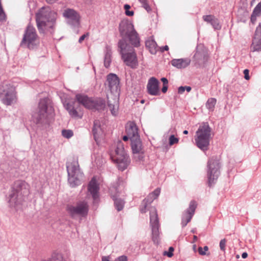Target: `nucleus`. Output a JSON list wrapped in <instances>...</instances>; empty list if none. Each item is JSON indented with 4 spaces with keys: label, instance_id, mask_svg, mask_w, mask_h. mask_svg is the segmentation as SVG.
<instances>
[{
    "label": "nucleus",
    "instance_id": "38",
    "mask_svg": "<svg viewBox=\"0 0 261 261\" xmlns=\"http://www.w3.org/2000/svg\"><path fill=\"white\" fill-rule=\"evenodd\" d=\"M130 7L129 5L125 4L124 6V9L125 10V13L127 16H132L134 14V12L133 11H129V9Z\"/></svg>",
    "mask_w": 261,
    "mask_h": 261
},
{
    "label": "nucleus",
    "instance_id": "33",
    "mask_svg": "<svg viewBox=\"0 0 261 261\" xmlns=\"http://www.w3.org/2000/svg\"><path fill=\"white\" fill-rule=\"evenodd\" d=\"M261 15V2L255 7L251 16V21L255 20V17Z\"/></svg>",
    "mask_w": 261,
    "mask_h": 261
},
{
    "label": "nucleus",
    "instance_id": "41",
    "mask_svg": "<svg viewBox=\"0 0 261 261\" xmlns=\"http://www.w3.org/2000/svg\"><path fill=\"white\" fill-rule=\"evenodd\" d=\"M208 248L207 246H205L203 248L201 247H199L198 248V251L199 254L201 255H204L206 254V251H208Z\"/></svg>",
    "mask_w": 261,
    "mask_h": 261
},
{
    "label": "nucleus",
    "instance_id": "8",
    "mask_svg": "<svg viewBox=\"0 0 261 261\" xmlns=\"http://www.w3.org/2000/svg\"><path fill=\"white\" fill-rule=\"evenodd\" d=\"M111 158L117 164L118 168L120 170H124L129 165L130 160L124 149V144L121 141L118 140L117 142L114 153L111 154Z\"/></svg>",
    "mask_w": 261,
    "mask_h": 261
},
{
    "label": "nucleus",
    "instance_id": "32",
    "mask_svg": "<svg viewBox=\"0 0 261 261\" xmlns=\"http://www.w3.org/2000/svg\"><path fill=\"white\" fill-rule=\"evenodd\" d=\"M41 261H63L62 254L59 252H54L51 257L47 259L42 260Z\"/></svg>",
    "mask_w": 261,
    "mask_h": 261
},
{
    "label": "nucleus",
    "instance_id": "9",
    "mask_svg": "<svg viewBox=\"0 0 261 261\" xmlns=\"http://www.w3.org/2000/svg\"><path fill=\"white\" fill-rule=\"evenodd\" d=\"M17 98L15 88L10 82L4 81L0 86V100L5 105L15 103Z\"/></svg>",
    "mask_w": 261,
    "mask_h": 261
},
{
    "label": "nucleus",
    "instance_id": "36",
    "mask_svg": "<svg viewBox=\"0 0 261 261\" xmlns=\"http://www.w3.org/2000/svg\"><path fill=\"white\" fill-rule=\"evenodd\" d=\"M62 136L67 139H69L73 135L72 130L70 129H63L62 131Z\"/></svg>",
    "mask_w": 261,
    "mask_h": 261
},
{
    "label": "nucleus",
    "instance_id": "61",
    "mask_svg": "<svg viewBox=\"0 0 261 261\" xmlns=\"http://www.w3.org/2000/svg\"><path fill=\"white\" fill-rule=\"evenodd\" d=\"M191 232L193 233H195L196 232V229H193L191 230Z\"/></svg>",
    "mask_w": 261,
    "mask_h": 261
},
{
    "label": "nucleus",
    "instance_id": "6",
    "mask_svg": "<svg viewBox=\"0 0 261 261\" xmlns=\"http://www.w3.org/2000/svg\"><path fill=\"white\" fill-rule=\"evenodd\" d=\"M68 173V181L70 186L74 188L82 184L84 174L80 168L78 161L73 159L71 162L66 163Z\"/></svg>",
    "mask_w": 261,
    "mask_h": 261
},
{
    "label": "nucleus",
    "instance_id": "2",
    "mask_svg": "<svg viewBox=\"0 0 261 261\" xmlns=\"http://www.w3.org/2000/svg\"><path fill=\"white\" fill-rule=\"evenodd\" d=\"M76 99H66L63 101L64 108L68 111L70 116L72 117H80L78 113V109L79 105H82L86 108L91 109L93 103V99L89 97L87 95L82 94L76 95Z\"/></svg>",
    "mask_w": 261,
    "mask_h": 261
},
{
    "label": "nucleus",
    "instance_id": "11",
    "mask_svg": "<svg viewBox=\"0 0 261 261\" xmlns=\"http://www.w3.org/2000/svg\"><path fill=\"white\" fill-rule=\"evenodd\" d=\"M220 163L219 161L216 158L213 157L207 162V178L209 186H212L217 180L220 175Z\"/></svg>",
    "mask_w": 261,
    "mask_h": 261
},
{
    "label": "nucleus",
    "instance_id": "19",
    "mask_svg": "<svg viewBox=\"0 0 261 261\" xmlns=\"http://www.w3.org/2000/svg\"><path fill=\"white\" fill-rule=\"evenodd\" d=\"M99 185L95 177H93L88 186V192L92 195L94 203L98 202L99 200Z\"/></svg>",
    "mask_w": 261,
    "mask_h": 261
},
{
    "label": "nucleus",
    "instance_id": "3",
    "mask_svg": "<svg viewBox=\"0 0 261 261\" xmlns=\"http://www.w3.org/2000/svg\"><path fill=\"white\" fill-rule=\"evenodd\" d=\"M36 22L40 31H48L53 28L55 22L57 13L49 7H43L36 14Z\"/></svg>",
    "mask_w": 261,
    "mask_h": 261
},
{
    "label": "nucleus",
    "instance_id": "54",
    "mask_svg": "<svg viewBox=\"0 0 261 261\" xmlns=\"http://www.w3.org/2000/svg\"><path fill=\"white\" fill-rule=\"evenodd\" d=\"M167 90H168V85H163V87L162 89V92L165 93L167 92Z\"/></svg>",
    "mask_w": 261,
    "mask_h": 261
},
{
    "label": "nucleus",
    "instance_id": "24",
    "mask_svg": "<svg viewBox=\"0 0 261 261\" xmlns=\"http://www.w3.org/2000/svg\"><path fill=\"white\" fill-rule=\"evenodd\" d=\"M203 20L210 23L215 30H220L221 28V24L219 20L214 15H208L202 16Z\"/></svg>",
    "mask_w": 261,
    "mask_h": 261
},
{
    "label": "nucleus",
    "instance_id": "17",
    "mask_svg": "<svg viewBox=\"0 0 261 261\" xmlns=\"http://www.w3.org/2000/svg\"><path fill=\"white\" fill-rule=\"evenodd\" d=\"M197 204L195 201H191L190 203L188 208L182 214L181 218V226L185 227L191 221L194 214Z\"/></svg>",
    "mask_w": 261,
    "mask_h": 261
},
{
    "label": "nucleus",
    "instance_id": "56",
    "mask_svg": "<svg viewBox=\"0 0 261 261\" xmlns=\"http://www.w3.org/2000/svg\"><path fill=\"white\" fill-rule=\"evenodd\" d=\"M129 139V136H128V135H127V134H126V135L124 136L123 137V141H127Z\"/></svg>",
    "mask_w": 261,
    "mask_h": 261
},
{
    "label": "nucleus",
    "instance_id": "13",
    "mask_svg": "<svg viewBox=\"0 0 261 261\" xmlns=\"http://www.w3.org/2000/svg\"><path fill=\"white\" fill-rule=\"evenodd\" d=\"M110 193L114 201V204L118 211H121L124 207V201L123 199L119 197L120 196H124L119 185L117 183L112 185L109 189Z\"/></svg>",
    "mask_w": 261,
    "mask_h": 261
},
{
    "label": "nucleus",
    "instance_id": "60",
    "mask_svg": "<svg viewBox=\"0 0 261 261\" xmlns=\"http://www.w3.org/2000/svg\"><path fill=\"white\" fill-rule=\"evenodd\" d=\"M198 239V238L196 236H193V242H196Z\"/></svg>",
    "mask_w": 261,
    "mask_h": 261
},
{
    "label": "nucleus",
    "instance_id": "63",
    "mask_svg": "<svg viewBox=\"0 0 261 261\" xmlns=\"http://www.w3.org/2000/svg\"><path fill=\"white\" fill-rule=\"evenodd\" d=\"M28 30H29V28H28ZM29 30L27 31V33H31V32H28ZM31 33H33V32H31Z\"/></svg>",
    "mask_w": 261,
    "mask_h": 261
},
{
    "label": "nucleus",
    "instance_id": "30",
    "mask_svg": "<svg viewBox=\"0 0 261 261\" xmlns=\"http://www.w3.org/2000/svg\"><path fill=\"white\" fill-rule=\"evenodd\" d=\"M104 66L106 68L110 67L112 61V48L110 46H106L105 51Z\"/></svg>",
    "mask_w": 261,
    "mask_h": 261
},
{
    "label": "nucleus",
    "instance_id": "20",
    "mask_svg": "<svg viewBox=\"0 0 261 261\" xmlns=\"http://www.w3.org/2000/svg\"><path fill=\"white\" fill-rule=\"evenodd\" d=\"M159 81L154 77H151L148 82L147 89L148 93L151 95H158L159 94Z\"/></svg>",
    "mask_w": 261,
    "mask_h": 261
},
{
    "label": "nucleus",
    "instance_id": "25",
    "mask_svg": "<svg viewBox=\"0 0 261 261\" xmlns=\"http://www.w3.org/2000/svg\"><path fill=\"white\" fill-rule=\"evenodd\" d=\"M250 50L252 52H261V34H254L252 37Z\"/></svg>",
    "mask_w": 261,
    "mask_h": 261
},
{
    "label": "nucleus",
    "instance_id": "15",
    "mask_svg": "<svg viewBox=\"0 0 261 261\" xmlns=\"http://www.w3.org/2000/svg\"><path fill=\"white\" fill-rule=\"evenodd\" d=\"M105 85L108 86L109 90L113 94H119L120 91V80L114 73H109L107 76Z\"/></svg>",
    "mask_w": 261,
    "mask_h": 261
},
{
    "label": "nucleus",
    "instance_id": "43",
    "mask_svg": "<svg viewBox=\"0 0 261 261\" xmlns=\"http://www.w3.org/2000/svg\"><path fill=\"white\" fill-rule=\"evenodd\" d=\"M226 240L225 239L221 240L220 242L219 246L221 250L225 251Z\"/></svg>",
    "mask_w": 261,
    "mask_h": 261
},
{
    "label": "nucleus",
    "instance_id": "42",
    "mask_svg": "<svg viewBox=\"0 0 261 261\" xmlns=\"http://www.w3.org/2000/svg\"><path fill=\"white\" fill-rule=\"evenodd\" d=\"M169 144L170 145H172L175 143H177L178 142V139L177 138L175 137V136L172 135H171L169 137Z\"/></svg>",
    "mask_w": 261,
    "mask_h": 261
},
{
    "label": "nucleus",
    "instance_id": "16",
    "mask_svg": "<svg viewBox=\"0 0 261 261\" xmlns=\"http://www.w3.org/2000/svg\"><path fill=\"white\" fill-rule=\"evenodd\" d=\"M39 43L37 34H24L20 44V46L27 47L29 49L36 48Z\"/></svg>",
    "mask_w": 261,
    "mask_h": 261
},
{
    "label": "nucleus",
    "instance_id": "22",
    "mask_svg": "<svg viewBox=\"0 0 261 261\" xmlns=\"http://www.w3.org/2000/svg\"><path fill=\"white\" fill-rule=\"evenodd\" d=\"M122 39L124 40L125 42L128 44V42L133 45L134 47H138L140 46V38L138 34H121Z\"/></svg>",
    "mask_w": 261,
    "mask_h": 261
},
{
    "label": "nucleus",
    "instance_id": "64",
    "mask_svg": "<svg viewBox=\"0 0 261 261\" xmlns=\"http://www.w3.org/2000/svg\"><path fill=\"white\" fill-rule=\"evenodd\" d=\"M141 102L143 103L144 102V100H141Z\"/></svg>",
    "mask_w": 261,
    "mask_h": 261
},
{
    "label": "nucleus",
    "instance_id": "50",
    "mask_svg": "<svg viewBox=\"0 0 261 261\" xmlns=\"http://www.w3.org/2000/svg\"><path fill=\"white\" fill-rule=\"evenodd\" d=\"M185 90V86H180L178 89V93L180 94H183Z\"/></svg>",
    "mask_w": 261,
    "mask_h": 261
},
{
    "label": "nucleus",
    "instance_id": "62",
    "mask_svg": "<svg viewBox=\"0 0 261 261\" xmlns=\"http://www.w3.org/2000/svg\"><path fill=\"white\" fill-rule=\"evenodd\" d=\"M183 133L185 135H187L188 134V131L187 130H185L184 132H183Z\"/></svg>",
    "mask_w": 261,
    "mask_h": 261
},
{
    "label": "nucleus",
    "instance_id": "1",
    "mask_svg": "<svg viewBox=\"0 0 261 261\" xmlns=\"http://www.w3.org/2000/svg\"><path fill=\"white\" fill-rule=\"evenodd\" d=\"M54 117V109L48 98L41 99L38 104V112L32 115L33 121L39 126L46 127Z\"/></svg>",
    "mask_w": 261,
    "mask_h": 261
},
{
    "label": "nucleus",
    "instance_id": "53",
    "mask_svg": "<svg viewBox=\"0 0 261 261\" xmlns=\"http://www.w3.org/2000/svg\"><path fill=\"white\" fill-rule=\"evenodd\" d=\"M160 49H161V51L162 52H164V51H165L168 50V49H169V47H168V46H167V45H165V46H163V47H161V48H160Z\"/></svg>",
    "mask_w": 261,
    "mask_h": 261
},
{
    "label": "nucleus",
    "instance_id": "40",
    "mask_svg": "<svg viewBox=\"0 0 261 261\" xmlns=\"http://www.w3.org/2000/svg\"><path fill=\"white\" fill-rule=\"evenodd\" d=\"M155 199L153 196H152V195L150 193L146 198H145L143 202L144 203H147V205L150 204Z\"/></svg>",
    "mask_w": 261,
    "mask_h": 261
},
{
    "label": "nucleus",
    "instance_id": "59",
    "mask_svg": "<svg viewBox=\"0 0 261 261\" xmlns=\"http://www.w3.org/2000/svg\"><path fill=\"white\" fill-rule=\"evenodd\" d=\"M193 249L194 250V251L195 252H196L197 251V249H196V245L195 244L193 245Z\"/></svg>",
    "mask_w": 261,
    "mask_h": 261
},
{
    "label": "nucleus",
    "instance_id": "39",
    "mask_svg": "<svg viewBox=\"0 0 261 261\" xmlns=\"http://www.w3.org/2000/svg\"><path fill=\"white\" fill-rule=\"evenodd\" d=\"M142 5V7L147 11H151V8L148 5V0H138Z\"/></svg>",
    "mask_w": 261,
    "mask_h": 261
},
{
    "label": "nucleus",
    "instance_id": "26",
    "mask_svg": "<svg viewBox=\"0 0 261 261\" xmlns=\"http://www.w3.org/2000/svg\"><path fill=\"white\" fill-rule=\"evenodd\" d=\"M191 63V60L189 58H181V59H174L171 60V65L178 68L182 69L185 68L188 66Z\"/></svg>",
    "mask_w": 261,
    "mask_h": 261
},
{
    "label": "nucleus",
    "instance_id": "4",
    "mask_svg": "<svg viewBox=\"0 0 261 261\" xmlns=\"http://www.w3.org/2000/svg\"><path fill=\"white\" fill-rule=\"evenodd\" d=\"M118 50L125 64L135 69L138 65L137 54L133 47L125 42L124 40H119L118 43Z\"/></svg>",
    "mask_w": 261,
    "mask_h": 261
},
{
    "label": "nucleus",
    "instance_id": "23",
    "mask_svg": "<svg viewBox=\"0 0 261 261\" xmlns=\"http://www.w3.org/2000/svg\"><path fill=\"white\" fill-rule=\"evenodd\" d=\"M92 133L94 140L96 142L99 141V139L103 137V130L99 120H96L94 121Z\"/></svg>",
    "mask_w": 261,
    "mask_h": 261
},
{
    "label": "nucleus",
    "instance_id": "28",
    "mask_svg": "<svg viewBox=\"0 0 261 261\" xmlns=\"http://www.w3.org/2000/svg\"><path fill=\"white\" fill-rule=\"evenodd\" d=\"M131 141V147L133 152H141L143 150L142 142L140 137L130 139Z\"/></svg>",
    "mask_w": 261,
    "mask_h": 261
},
{
    "label": "nucleus",
    "instance_id": "12",
    "mask_svg": "<svg viewBox=\"0 0 261 261\" xmlns=\"http://www.w3.org/2000/svg\"><path fill=\"white\" fill-rule=\"evenodd\" d=\"M89 211L87 202L85 201H79L75 205H68L67 211L72 218L76 216H86Z\"/></svg>",
    "mask_w": 261,
    "mask_h": 261
},
{
    "label": "nucleus",
    "instance_id": "5",
    "mask_svg": "<svg viewBox=\"0 0 261 261\" xmlns=\"http://www.w3.org/2000/svg\"><path fill=\"white\" fill-rule=\"evenodd\" d=\"M211 128L207 122H203L199 126L195 136V144L201 150H208L211 138Z\"/></svg>",
    "mask_w": 261,
    "mask_h": 261
},
{
    "label": "nucleus",
    "instance_id": "58",
    "mask_svg": "<svg viewBox=\"0 0 261 261\" xmlns=\"http://www.w3.org/2000/svg\"><path fill=\"white\" fill-rule=\"evenodd\" d=\"M185 89L187 92H190L191 90V87L190 86H185Z\"/></svg>",
    "mask_w": 261,
    "mask_h": 261
},
{
    "label": "nucleus",
    "instance_id": "10",
    "mask_svg": "<svg viewBox=\"0 0 261 261\" xmlns=\"http://www.w3.org/2000/svg\"><path fill=\"white\" fill-rule=\"evenodd\" d=\"M150 212V226L151 228L152 240L155 244H158L160 241V225L157 211L155 207H151Z\"/></svg>",
    "mask_w": 261,
    "mask_h": 261
},
{
    "label": "nucleus",
    "instance_id": "27",
    "mask_svg": "<svg viewBox=\"0 0 261 261\" xmlns=\"http://www.w3.org/2000/svg\"><path fill=\"white\" fill-rule=\"evenodd\" d=\"M146 47L152 55H155L158 51V45L152 37L148 38L145 42Z\"/></svg>",
    "mask_w": 261,
    "mask_h": 261
},
{
    "label": "nucleus",
    "instance_id": "18",
    "mask_svg": "<svg viewBox=\"0 0 261 261\" xmlns=\"http://www.w3.org/2000/svg\"><path fill=\"white\" fill-rule=\"evenodd\" d=\"M63 15V16L66 19L68 23L75 27L78 26L79 25V14L73 9H67L65 10Z\"/></svg>",
    "mask_w": 261,
    "mask_h": 261
},
{
    "label": "nucleus",
    "instance_id": "35",
    "mask_svg": "<svg viewBox=\"0 0 261 261\" xmlns=\"http://www.w3.org/2000/svg\"><path fill=\"white\" fill-rule=\"evenodd\" d=\"M134 159L136 162H141L143 160L144 158V151L142 150L141 152H133Z\"/></svg>",
    "mask_w": 261,
    "mask_h": 261
},
{
    "label": "nucleus",
    "instance_id": "14",
    "mask_svg": "<svg viewBox=\"0 0 261 261\" xmlns=\"http://www.w3.org/2000/svg\"><path fill=\"white\" fill-rule=\"evenodd\" d=\"M208 57L207 48L202 44L198 45L193 57V61L195 62V64L199 66L203 65L207 61Z\"/></svg>",
    "mask_w": 261,
    "mask_h": 261
},
{
    "label": "nucleus",
    "instance_id": "44",
    "mask_svg": "<svg viewBox=\"0 0 261 261\" xmlns=\"http://www.w3.org/2000/svg\"><path fill=\"white\" fill-rule=\"evenodd\" d=\"M160 193H161V189L159 188H158L156 189H155L150 194L152 195V196H153L154 197L155 199H156L158 197V196H159Z\"/></svg>",
    "mask_w": 261,
    "mask_h": 261
},
{
    "label": "nucleus",
    "instance_id": "7",
    "mask_svg": "<svg viewBox=\"0 0 261 261\" xmlns=\"http://www.w3.org/2000/svg\"><path fill=\"white\" fill-rule=\"evenodd\" d=\"M28 185L23 180H18L14 182L9 196V203L11 206H15L19 203L22 196L28 194Z\"/></svg>",
    "mask_w": 261,
    "mask_h": 261
},
{
    "label": "nucleus",
    "instance_id": "52",
    "mask_svg": "<svg viewBox=\"0 0 261 261\" xmlns=\"http://www.w3.org/2000/svg\"><path fill=\"white\" fill-rule=\"evenodd\" d=\"M161 81L163 83V85H168V81L166 78L162 77Z\"/></svg>",
    "mask_w": 261,
    "mask_h": 261
},
{
    "label": "nucleus",
    "instance_id": "49",
    "mask_svg": "<svg viewBox=\"0 0 261 261\" xmlns=\"http://www.w3.org/2000/svg\"><path fill=\"white\" fill-rule=\"evenodd\" d=\"M174 249H173V248L172 247H170L169 249V251L168 252H166V254H167V255L169 257H171L173 256V251Z\"/></svg>",
    "mask_w": 261,
    "mask_h": 261
},
{
    "label": "nucleus",
    "instance_id": "31",
    "mask_svg": "<svg viewBox=\"0 0 261 261\" xmlns=\"http://www.w3.org/2000/svg\"><path fill=\"white\" fill-rule=\"evenodd\" d=\"M92 105L91 109H95L98 111L102 110L106 106L105 101L101 98L93 99Z\"/></svg>",
    "mask_w": 261,
    "mask_h": 261
},
{
    "label": "nucleus",
    "instance_id": "55",
    "mask_svg": "<svg viewBox=\"0 0 261 261\" xmlns=\"http://www.w3.org/2000/svg\"><path fill=\"white\" fill-rule=\"evenodd\" d=\"M255 33H261V24H259L256 28Z\"/></svg>",
    "mask_w": 261,
    "mask_h": 261
},
{
    "label": "nucleus",
    "instance_id": "57",
    "mask_svg": "<svg viewBox=\"0 0 261 261\" xmlns=\"http://www.w3.org/2000/svg\"><path fill=\"white\" fill-rule=\"evenodd\" d=\"M248 256V254L247 252H243L242 254V257L243 258H246Z\"/></svg>",
    "mask_w": 261,
    "mask_h": 261
},
{
    "label": "nucleus",
    "instance_id": "48",
    "mask_svg": "<svg viewBox=\"0 0 261 261\" xmlns=\"http://www.w3.org/2000/svg\"><path fill=\"white\" fill-rule=\"evenodd\" d=\"M243 73L244 74V78L246 80H248L250 79V76L249 75V70L247 69H246L244 70Z\"/></svg>",
    "mask_w": 261,
    "mask_h": 261
},
{
    "label": "nucleus",
    "instance_id": "47",
    "mask_svg": "<svg viewBox=\"0 0 261 261\" xmlns=\"http://www.w3.org/2000/svg\"><path fill=\"white\" fill-rule=\"evenodd\" d=\"M94 156L95 157V162L96 163V165L97 166H100L103 163L102 159L100 158L99 156L96 157L95 155H94Z\"/></svg>",
    "mask_w": 261,
    "mask_h": 261
},
{
    "label": "nucleus",
    "instance_id": "46",
    "mask_svg": "<svg viewBox=\"0 0 261 261\" xmlns=\"http://www.w3.org/2000/svg\"><path fill=\"white\" fill-rule=\"evenodd\" d=\"M115 261H128V258L126 255H123L117 257Z\"/></svg>",
    "mask_w": 261,
    "mask_h": 261
},
{
    "label": "nucleus",
    "instance_id": "29",
    "mask_svg": "<svg viewBox=\"0 0 261 261\" xmlns=\"http://www.w3.org/2000/svg\"><path fill=\"white\" fill-rule=\"evenodd\" d=\"M120 33H136L133 24L128 21H121L119 25Z\"/></svg>",
    "mask_w": 261,
    "mask_h": 261
},
{
    "label": "nucleus",
    "instance_id": "45",
    "mask_svg": "<svg viewBox=\"0 0 261 261\" xmlns=\"http://www.w3.org/2000/svg\"><path fill=\"white\" fill-rule=\"evenodd\" d=\"M148 205H147V203H144V202L142 201L141 206H140V212L142 213H145L146 212V208H147Z\"/></svg>",
    "mask_w": 261,
    "mask_h": 261
},
{
    "label": "nucleus",
    "instance_id": "51",
    "mask_svg": "<svg viewBox=\"0 0 261 261\" xmlns=\"http://www.w3.org/2000/svg\"><path fill=\"white\" fill-rule=\"evenodd\" d=\"M88 34H84L83 35H82L79 39V42L80 43H81L85 39V38L87 37V36H88Z\"/></svg>",
    "mask_w": 261,
    "mask_h": 261
},
{
    "label": "nucleus",
    "instance_id": "34",
    "mask_svg": "<svg viewBox=\"0 0 261 261\" xmlns=\"http://www.w3.org/2000/svg\"><path fill=\"white\" fill-rule=\"evenodd\" d=\"M216 103V99L214 98H209L206 103V107L210 111H213Z\"/></svg>",
    "mask_w": 261,
    "mask_h": 261
},
{
    "label": "nucleus",
    "instance_id": "37",
    "mask_svg": "<svg viewBox=\"0 0 261 261\" xmlns=\"http://www.w3.org/2000/svg\"><path fill=\"white\" fill-rule=\"evenodd\" d=\"M108 105L110 110L112 114L113 115L115 116L117 114V109L116 108L115 106L113 104L111 103L109 100H108Z\"/></svg>",
    "mask_w": 261,
    "mask_h": 261
},
{
    "label": "nucleus",
    "instance_id": "21",
    "mask_svg": "<svg viewBox=\"0 0 261 261\" xmlns=\"http://www.w3.org/2000/svg\"><path fill=\"white\" fill-rule=\"evenodd\" d=\"M125 132L126 134L129 136V139L140 137L138 128L133 121H129L126 124Z\"/></svg>",
    "mask_w": 261,
    "mask_h": 261
}]
</instances>
